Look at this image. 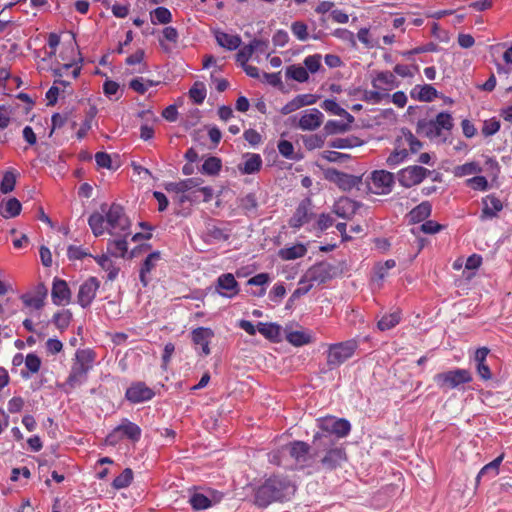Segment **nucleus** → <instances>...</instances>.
Here are the masks:
<instances>
[{
	"instance_id": "obj_1",
	"label": "nucleus",
	"mask_w": 512,
	"mask_h": 512,
	"mask_svg": "<svg viewBox=\"0 0 512 512\" xmlns=\"http://www.w3.org/2000/svg\"><path fill=\"white\" fill-rule=\"evenodd\" d=\"M88 224L96 237L103 235L105 232L116 237H127L131 234V222L125 214L124 208L116 203L110 206L102 204L101 213H92L88 219Z\"/></svg>"
},
{
	"instance_id": "obj_2",
	"label": "nucleus",
	"mask_w": 512,
	"mask_h": 512,
	"mask_svg": "<svg viewBox=\"0 0 512 512\" xmlns=\"http://www.w3.org/2000/svg\"><path fill=\"white\" fill-rule=\"evenodd\" d=\"M294 491V487L287 479L272 476L255 490L254 503L259 508H266L274 502H283L289 499Z\"/></svg>"
},
{
	"instance_id": "obj_3",
	"label": "nucleus",
	"mask_w": 512,
	"mask_h": 512,
	"mask_svg": "<svg viewBox=\"0 0 512 512\" xmlns=\"http://www.w3.org/2000/svg\"><path fill=\"white\" fill-rule=\"evenodd\" d=\"M312 444L314 447V456L325 453L321 458V464L324 468L333 470L341 466L347 460L345 448L338 444L333 437L322 433H315Z\"/></svg>"
},
{
	"instance_id": "obj_4",
	"label": "nucleus",
	"mask_w": 512,
	"mask_h": 512,
	"mask_svg": "<svg viewBox=\"0 0 512 512\" xmlns=\"http://www.w3.org/2000/svg\"><path fill=\"white\" fill-rule=\"evenodd\" d=\"M454 127L452 115L448 112H440L435 119H420L417 122L416 131L429 139L442 136L443 131L450 132Z\"/></svg>"
},
{
	"instance_id": "obj_5",
	"label": "nucleus",
	"mask_w": 512,
	"mask_h": 512,
	"mask_svg": "<svg viewBox=\"0 0 512 512\" xmlns=\"http://www.w3.org/2000/svg\"><path fill=\"white\" fill-rule=\"evenodd\" d=\"M94 362V353L89 349L78 350L75 354V362L66 380V384L74 388L87 380L88 372Z\"/></svg>"
},
{
	"instance_id": "obj_6",
	"label": "nucleus",
	"mask_w": 512,
	"mask_h": 512,
	"mask_svg": "<svg viewBox=\"0 0 512 512\" xmlns=\"http://www.w3.org/2000/svg\"><path fill=\"white\" fill-rule=\"evenodd\" d=\"M358 348V342L350 339L343 342L330 344L327 350V366L334 369L350 359Z\"/></svg>"
},
{
	"instance_id": "obj_7",
	"label": "nucleus",
	"mask_w": 512,
	"mask_h": 512,
	"mask_svg": "<svg viewBox=\"0 0 512 512\" xmlns=\"http://www.w3.org/2000/svg\"><path fill=\"white\" fill-rule=\"evenodd\" d=\"M434 382L441 389H454L472 381V374L467 369L456 368L434 376Z\"/></svg>"
},
{
	"instance_id": "obj_8",
	"label": "nucleus",
	"mask_w": 512,
	"mask_h": 512,
	"mask_svg": "<svg viewBox=\"0 0 512 512\" xmlns=\"http://www.w3.org/2000/svg\"><path fill=\"white\" fill-rule=\"evenodd\" d=\"M317 426L320 431L318 433L326 434L332 437L333 435L339 438L346 437L351 430L350 422L344 418H336L334 416H326L318 418Z\"/></svg>"
},
{
	"instance_id": "obj_9",
	"label": "nucleus",
	"mask_w": 512,
	"mask_h": 512,
	"mask_svg": "<svg viewBox=\"0 0 512 512\" xmlns=\"http://www.w3.org/2000/svg\"><path fill=\"white\" fill-rule=\"evenodd\" d=\"M395 176L387 170H374L368 179L369 191L376 195L389 194L394 186Z\"/></svg>"
},
{
	"instance_id": "obj_10",
	"label": "nucleus",
	"mask_w": 512,
	"mask_h": 512,
	"mask_svg": "<svg viewBox=\"0 0 512 512\" xmlns=\"http://www.w3.org/2000/svg\"><path fill=\"white\" fill-rule=\"evenodd\" d=\"M431 174V171L422 166L413 165L401 169L397 173V179L401 186L410 188L420 184L426 177Z\"/></svg>"
},
{
	"instance_id": "obj_11",
	"label": "nucleus",
	"mask_w": 512,
	"mask_h": 512,
	"mask_svg": "<svg viewBox=\"0 0 512 512\" xmlns=\"http://www.w3.org/2000/svg\"><path fill=\"white\" fill-rule=\"evenodd\" d=\"M335 275V267L328 262H319L310 267L304 279L310 283L323 284Z\"/></svg>"
},
{
	"instance_id": "obj_12",
	"label": "nucleus",
	"mask_w": 512,
	"mask_h": 512,
	"mask_svg": "<svg viewBox=\"0 0 512 512\" xmlns=\"http://www.w3.org/2000/svg\"><path fill=\"white\" fill-rule=\"evenodd\" d=\"M154 396V390L142 381L132 382L125 392L126 400L132 404L150 401Z\"/></svg>"
},
{
	"instance_id": "obj_13",
	"label": "nucleus",
	"mask_w": 512,
	"mask_h": 512,
	"mask_svg": "<svg viewBox=\"0 0 512 512\" xmlns=\"http://www.w3.org/2000/svg\"><path fill=\"white\" fill-rule=\"evenodd\" d=\"M48 295V289L43 283H38L33 290L28 291L20 296V300L25 307L40 310L45 305Z\"/></svg>"
},
{
	"instance_id": "obj_14",
	"label": "nucleus",
	"mask_w": 512,
	"mask_h": 512,
	"mask_svg": "<svg viewBox=\"0 0 512 512\" xmlns=\"http://www.w3.org/2000/svg\"><path fill=\"white\" fill-rule=\"evenodd\" d=\"M99 288L100 281L96 277H89L79 287L77 303L82 308L89 307L95 299Z\"/></svg>"
},
{
	"instance_id": "obj_15",
	"label": "nucleus",
	"mask_w": 512,
	"mask_h": 512,
	"mask_svg": "<svg viewBox=\"0 0 512 512\" xmlns=\"http://www.w3.org/2000/svg\"><path fill=\"white\" fill-rule=\"evenodd\" d=\"M216 290L223 297L233 298L239 293L240 288L234 275L225 273L218 277Z\"/></svg>"
},
{
	"instance_id": "obj_16",
	"label": "nucleus",
	"mask_w": 512,
	"mask_h": 512,
	"mask_svg": "<svg viewBox=\"0 0 512 512\" xmlns=\"http://www.w3.org/2000/svg\"><path fill=\"white\" fill-rule=\"evenodd\" d=\"M210 495L211 497L195 492L190 496L189 503L194 510H205L219 503L223 498V494L218 491H211Z\"/></svg>"
},
{
	"instance_id": "obj_17",
	"label": "nucleus",
	"mask_w": 512,
	"mask_h": 512,
	"mask_svg": "<svg viewBox=\"0 0 512 512\" xmlns=\"http://www.w3.org/2000/svg\"><path fill=\"white\" fill-rule=\"evenodd\" d=\"M324 115L316 108L305 110L298 121V127L303 131H313L323 123Z\"/></svg>"
},
{
	"instance_id": "obj_18",
	"label": "nucleus",
	"mask_w": 512,
	"mask_h": 512,
	"mask_svg": "<svg viewBox=\"0 0 512 512\" xmlns=\"http://www.w3.org/2000/svg\"><path fill=\"white\" fill-rule=\"evenodd\" d=\"M311 201L305 199L299 203L294 214L289 219V226L293 229H299L304 224L308 223L311 219Z\"/></svg>"
},
{
	"instance_id": "obj_19",
	"label": "nucleus",
	"mask_w": 512,
	"mask_h": 512,
	"mask_svg": "<svg viewBox=\"0 0 512 512\" xmlns=\"http://www.w3.org/2000/svg\"><path fill=\"white\" fill-rule=\"evenodd\" d=\"M287 448L290 456L302 467H304L308 463L309 459L314 456L310 453V445L304 441H293L288 444Z\"/></svg>"
},
{
	"instance_id": "obj_20",
	"label": "nucleus",
	"mask_w": 512,
	"mask_h": 512,
	"mask_svg": "<svg viewBox=\"0 0 512 512\" xmlns=\"http://www.w3.org/2000/svg\"><path fill=\"white\" fill-rule=\"evenodd\" d=\"M51 298L55 305L69 304L71 301V291L65 280L54 278L51 290Z\"/></svg>"
},
{
	"instance_id": "obj_21",
	"label": "nucleus",
	"mask_w": 512,
	"mask_h": 512,
	"mask_svg": "<svg viewBox=\"0 0 512 512\" xmlns=\"http://www.w3.org/2000/svg\"><path fill=\"white\" fill-rule=\"evenodd\" d=\"M141 428L129 421L128 419H123L121 424L118 425L113 432L108 436V440L112 442V438L115 437L117 434H121L123 437L128 438L129 440L133 442H137L141 438Z\"/></svg>"
},
{
	"instance_id": "obj_22",
	"label": "nucleus",
	"mask_w": 512,
	"mask_h": 512,
	"mask_svg": "<svg viewBox=\"0 0 512 512\" xmlns=\"http://www.w3.org/2000/svg\"><path fill=\"white\" fill-rule=\"evenodd\" d=\"M214 337V331L208 327H197L192 330V342L201 347L202 354L208 356L211 353L209 344Z\"/></svg>"
},
{
	"instance_id": "obj_23",
	"label": "nucleus",
	"mask_w": 512,
	"mask_h": 512,
	"mask_svg": "<svg viewBox=\"0 0 512 512\" xmlns=\"http://www.w3.org/2000/svg\"><path fill=\"white\" fill-rule=\"evenodd\" d=\"M328 178L344 191L351 190L361 182V177L350 175L335 169L329 170Z\"/></svg>"
},
{
	"instance_id": "obj_24",
	"label": "nucleus",
	"mask_w": 512,
	"mask_h": 512,
	"mask_svg": "<svg viewBox=\"0 0 512 512\" xmlns=\"http://www.w3.org/2000/svg\"><path fill=\"white\" fill-rule=\"evenodd\" d=\"M483 208L480 219L482 221L497 217L498 213L503 209V204L494 194H490L482 198Z\"/></svg>"
},
{
	"instance_id": "obj_25",
	"label": "nucleus",
	"mask_w": 512,
	"mask_h": 512,
	"mask_svg": "<svg viewBox=\"0 0 512 512\" xmlns=\"http://www.w3.org/2000/svg\"><path fill=\"white\" fill-rule=\"evenodd\" d=\"M490 350L487 347H480L475 351L474 360L476 362V371L483 381L492 379V372L486 363Z\"/></svg>"
},
{
	"instance_id": "obj_26",
	"label": "nucleus",
	"mask_w": 512,
	"mask_h": 512,
	"mask_svg": "<svg viewBox=\"0 0 512 512\" xmlns=\"http://www.w3.org/2000/svg\"><path fill=\"white\" fill-rule=\"evenodd\" d=\"M359 208L357 202L347 197L340 198L333 207V212L340 218L350 219Z\"/></svg>"
},
{
	"instance_id": "obj_27",
	"label": "nucleus",
	"mask_w": 512,
	"mask_h": 512,
	"mask_svg": "<svg viewBox=\"0 0 512 512\" xmlns=\"http://www.w3.org/2000/svg\"><path fill=\"white\" fill-rule=\"evenodd\" d=\"M372 86L375 89L383 90L387 92L393 88L399 86V82L397 81L395 75L390 71H382L379 72L376 77L372 80Z\"/></svg>"
},
{
	"instance_id": "obj_28",
	"label": "nucleus",
	"mask_w": 512,
	"mask_h": 512,
	"mask_svg": "<svg viewBox=\"0 0 512 512\" xmlns=\"http://www.w3.org/2000/svg\"><path fill=\"white\" fill-rule=\"evenodd\" d=\"M244 162L238 165V170L243 175L254 174L260 171L263 161L259 154L247 153Z\"/></svg>"
},
{
	"instance_id": "obj_29",
	"label": "nucleus",
	"mask_w": 512,
	"mask_h": 512,
	"mask_svg": "<svg viewBox=\"0 0 512 512\" xmlns=\"http://www.w3.org/2000/svg\"><path fill=\"white\" fill-rule=\"evenodd\" d=\"M178 39L179 33L177 29L172 26H166L162 31V38L159 39V44L164 52L170 53L177 44Z\"/></svg>"
},
{
	"instance_id": "obj_30",
	"label": "nucleus",
	"mask_w": 512,
	"mask_h": 512,
	"mask_svg": "<svg viewBox=\"0 0 512 512\" xmlns=\"http://www.w3.org/2000/svg\"><path fill=\"white\" fill-rule=\"evenodd\" d=\"M215 38L219 46L230 51L236 50L241 45V38L238 35L217 31Z\"/></svg>"
},
{
	"instance_id": "obj_31",
	"label": "nucleus",
	"mask_w": 512,
	"mask_h": 512,
	"mask_svg": "<svg viewBox=\"0 0 512 512\" xmlns=\"http://www.w3.org/2000/svg\"><path fill=\"white\" fill-rule=\"evenodd\" d=\"M307 253L305 245L298 243L291 247L281 248L278 251V256L284 261L295 260L304 257Z\"/></svg>"
},
{
	"instance_id": "obj_32",
	"label": "nucleus",
	"mask_w": 512,
	"mask_h": 512,
	"mask_svg": "<svg viewBox=\"0 0 512 512\" xmlns=\"http://www.w3.org/2000/svg\"><path fill=\"white\" fill-rule=\"evenodd\" d=\"M410 94L413 99L430 102L437 96V90L428 84L417 85L411 90Z\"/></svg>"
},
{
	"instance_id": "obj_33",
	"label": "nucleus",
	"mask_w": 512,
	"mask_h": 512,
	"mask_svg": "<svg viewBox=\"0 0 512 512\" xmlns=\"http://www.w3.org/2000/svg\"><path fill=\"white\" fill-rule=\"evenodd\" d=\"M160 259L159 252L150 253L146 259L144 260L141 269H140V281L144 287H146L149 283V279L147 278V274L154 269L156 262Z\"/></svg>"
},
{
	"instance_id": "obj_34",
	"label": "nucleus",
	"mask_w": 512,
	"mask_h": 512,
	"mask_svg": "<svg viewBox=\"0 0 512 512\" xmlns=\"http://www.w3.org/2000/svg\"><path fill=\"white\" fill-rule=\"evenodd\" d=\"M402 135L398 137L399 146L409 147L412 153H417L422 148V143L413 135L409 129H402Z\"/></svg>"
},
{
	"instance_id": "obj_35",
	"label": "nucleus",
	"mask_w": 512,
	"mask_h": 512,
	"mask_svg": "<svg viewBox=\"0 0 512 512\" xmlns=\"http://www.w3.org/2000/svg\"><path fill=\"white\" fill-rule=\"evenodd\" d=\"M22 205L16 198H10L0 206V214L3 218L9 219L18 216Z\"/></svg>"
},
{
	"instance_id": "obj_36",
	"label": "nucleus",
	"mask_w": 512,
	"mask_h": 512,
	"mask_svg": "<svg viewBox=\"0 0 512 512\" xmlns=\"http://www.w3.org/2000/svg\"><path fill=\"white\" fill-rule=\"evenodd\" d=\"M321 107L332 115L345 117L349 123L354 121V117L344 108L340 107V105L334 99L324 100L321 104Z\"/></svg>"
},
{
	"instance_id": "obj_37",
	"label": "nucleus",
	"mask_w": 512,
	"mask_h": 512,
	"mask_svg": "<svg viewBox=\"0 0 512 512\" xmlns=\"http://www.w3.org/2000/svg\"><path fill=\"white\" fill-rule=\"evenodd\" d=\"M93 258L98 263V265L108 273V280L113 281L116 279L120 269L119 267L115 266L113 261L107 255L95 256Z\"/></svg>"
},
{
	"instance_id": "obj_38",
	"label": "nucleus",
	"mask_w": 512,
	"mask_h": 512,
	"mask_svg": "<svg viewBox=\"0 0 512 512\" xmlns=\"http://www.w3.org/2000/svg\"><path fill=\"white\" fill-rule=\"evenodd\" d=\"M432 212L430 202L423 201L410 211V218L413 222H422L427 219Z\"/></svg>"
},
{
	"instance_id": "obj_39",
	"label": "nucleus",
	"mask_w": 512,
	"mask_h": 512,
	"mask_svg": "<svg viewBox=\"0 0 512 512\" xmlns=\"http://www.w3.org/2000/svg\"><path fill=\"white\" fill-rule=\"evenodd\" d=\"M190 196V203L210 202L213 198V189L210 186H204L187 192Z\"/></svg>"
},
{
	"instance_id": "obj_40",
	"label": "nucleus",
	"mask_w": 512,
	"mask_h": 512,
	"mask_svg": "<svg viewBox=\"0 0 512 512\" xmlns=\"http://www.w3.org/2000/svg\"><path fill=\"white\" fill-rule=\"evenodd\" d=\"M504 456L500 455L497 458H495L490 463L486 464L482 467V469L479 471L476 482L478 483L481 478L488 476L490 478L495 477L499 473V466L503 461Z\"/></svg>"
},
{
	"instance_id": "obj_41",
	"label": "nucleus",
	"mask_w": 512,
	"mask_h": 512,
	"mask_svg": "<svg viewBox=\"0 0 512 512\" xmlns=\"http://www.w3.org/2000/svg\"><path fill=\"white\" fill-rule=\"evenodd\" d=\"M401 313L399 311H394L389 314H385L381 317V319L377 322V328L380 331H387L394 328L396 325L400 323Z\"/></svg>"
},
{
	"instance_id": "obj_42",
	"label": "nucleus",
	"mask_w": 512,
	"mask_h": 512,
	"mask_svg": "<svg viewBox=\"0 0 512 512\" xmlns=\"http://www.w3.org/2000/svg\"><path fill=\"white\" fill-rule=\"evenodd\" d=\"M407 157H408L407 149L404 146H399V143H397V147L387 157L386 163L389 167L395 168L396 166H398L399 164L404 162Z\"/></svg>"
},
{
	"instance_id": "obj_43",
	"label": "nucleus",
	"mask_w": 512,
	"mask_h": 512,
	"mask_svg": "<svg viewBox=\"0 0 512 512\" xmlns=\"http://www.w3.org/2000/svg\"><path fill=\"white\" fill-rule=\"evenodd\" d=\"M108 251L112 256L125 257L128 251V243L126 237H120V239L110 240L108 242Z\"/></svg>"
},
{
	"instance_id": "obj_44",
	"label": "nucleus",
	"mask_w": 512,
	"mask_h": 512,
	"mask_svg": "<svg viewBox=\"0 0 512 512\" xmlns=\"http://www.w3.org/2000/svg\"><path fill=\"white\" fill-rule=\"evenodd\" d=\"M482 172V167L476 161L467 162L454 168L456 177H464L467 175L478 174Z\"/></svg>"
},
{
	"instance_id": "obj_45",
	"label": "nucleus",
	"mask_w": 512,
	"mask_h": 512,
	"mask_svg": "<svg viewBox=\"0 0 512 512\" xmlns=\"http://www.w3.org/2000/svg\"><path fill=\"white\" fill-rule=\"evenodd\" d=\"M286 77L293 79L297 82L303 83V82L308 81L309 73L303 66L290 65L286 69Z\"/></svg>"
},
{
	"instance_id": "obj_46",
	"label": "nucleus",
	"mask_w": 512,
	"mask_h": 512,
	"mask_svg": "<svg viewBox=\"0 0 512 512\" xmlns=\"http://www.w3.org/2000/svg\"><path fill=\"white\" fill-rule=\"evenodd\" d=\"M134 473L131 468H125L112 482V487L116 490L127 488L133 481Z\"/></svg>"
},
{
	"instance_id": "obj_47",
	"label": "nucleus",
	"mask_w": 512,
	"mask_h": 512,
	"mask_svg": "<svg viewBox=\"0 0 512 512\" xmlns=\"http://www.w3.org/2000/svg\"><path fill=\"white\" fill-rule=\"evenodd\" d=\"M17 173L15 170H8L4 173L1 183L0 191L3 194L10 193L14 190L16 185Z\"/></svg>"
},
{
	"instance_id": "obj_48",
	"label": "nucleus",
	"mask_w": 512,
	"mask_h": 512,
	"mask_svg": "<svg viewBox=\"0 0 512 512\" xmlns=\"http://www.w3.org/2000/svg\"><path fill=\"white\" fill-rule=\"evenodd\" d=\"M286 340L293 346L299 347L311 342V336L304 331H290L286 334Z\"/></svg>"
},
{
	"instance_id": "obj_49",
	"label": "nucleus",
	"mask_w": 512,
	"mask_h": 512,
	"mask_svg": "<svg viewBox=\"0 0 512 512\" xmlns=\"http://www.w3.org/2000/svg\"><path fill=\"white\" fill-rule=\"evenodd\" d=\"M150 15L153 24H168L172 21V14L166 7H157Z\"/></svg>"
},
{
	"instance_id": "obj_50",
	"label": "nucleus",
	"mask_w": 512,
	"mask_h": 512,
	"mask_svg": "<svg viewBox=\"0 0 512 512\" xmlns=\"http://www.w3.org/2000/svg\"><path fill=\"white\" fill-rule=\"evenodd\" d=\"M207 91L202 82H195L189 90V97L195 104H202L206 98Z\"/></svg>"
},
{
	"instance_id": "obj_51",
	"label": "nucleus",
	"mask_w": 512,
	"mask_h": 512,
	"mask_svg": "<svg viewBox=\"0 0 512 512\" xmlns=\"http://www.w3.org/2000/svg\"><path fill=\"white\" fill-rule=\"evenodd\" d=\"M238 206L245 212L255 211L258 207V199L255 193H248L238 198Z\"/></svg>"
},
{
	"instance_id": "obj_52",
	"label": "nucleus",
	"mask_w": 512,
	"mask_h": 512,
	"mask_svg": "<svg viewBox=\"0 0 512 512\" xmlns=\"http://www.w3.org/2000/svg\"><path fill=\"white\" fill-rule=\"evenodd\" d=\"M221 167V160L217 157L211 156L204 161L201 171L204 174L217 175L221 170Z\"/></svg>"
},
{
	"instance_id": "obj_53",
	"label": "nucleus",
	"mask_w": 512,
	"mask_h": 512,
	"mask_svg": "<svg viewBox=\"0 0 512 512\" xmlns=\"http://www.w3.org/2000/svg\"><path fill=\"white\" fill-rule=\"evenodd\" d=\"M257 330L268 339H275L279 336L280 333V327L275 323L259 322L257 325Z\"/></svg>"
},
{
	"instance_id": "obj_54",
	"label": "nucleus",
	"mask_w": 512,
	"mask_h": 512,
	"mask_svg": "<svg viewBox=\"0 0 512 512\" xmlns=\"http://www.w3.org/2000/svg\"><path fill=\"white\" fill-rule=\"evenodd\" d=\"M72 320V313L70 310H62L53 315V323L61 331L68 328Z\"/></svg>"
},
{
	"instance_id": "obj_55",
	"label": "nucleus",
	"mask_w": 512,
	"mask_h": 512,
	"mask_svg": "<svg viewBox=\"0 0 512 512\" xmlns=\"http://www.w3.org/2000/svg\"><path fill=\"white\" fill-rule=\"evenodd\" d=\"M95 115H96L95 108H91L89 110V112L86 114L85 119L83 120V122L76 134V136L79 140L83 139L87 135L88 131L92 128V122L94 120Z\"/></svg>"
},
{
	"instance_id": "obj_56",
	"label": "nucleus",
	"mask_w": 512,
	"mask_h": 512,
	"mask_svg": "<svg viewBox=\"0 0 512 512\" xmlns=\"http://www.w3.org/2000/svg\"><path fill=\"white\" fill-rule=\"evenodd\" d=\"M270 281V276L268 273H259V274H256L255 276L251 277L248 281H247V284L248 285H254V286H261V289L258 293H255L256 296H263L266 292V289L264 288V286L266 284H268V282Z\"/></svg>"
},
{
	"instance_id": "obj_57",
	"label": "nucleus",
	"mask_w": 512,
	"mask_h": 512,
	"mask_svg": "<svg viewBox=\"0 0 512 512\" xmlns=\"http://www.w3.org/2000/svg\"><path fill=\"white\" fill-rule=\"evenodd\" d=\"M390 98V95L383 90H366L363 94V100L366 102H370L373 104H378L382 102L384 99Z\"/></svg>"
},
{
	"instance_id": "obj_58",
	"label": "nucleus",
	"mask_w": 512,
	"mask_h": 512,
	"mask_svg": "<svg viewBox=\"0 0 512 512\" xmlns=\"http://www.w3.org/2000/svg\"><path fill=\"white\" fill-rule=\"evenodd\" d=\"M291 32L299 41H306L309 38L308 26L302 21L293 22Z\"/></svg>"
},
{
	"instance_id": "obj_59",
	"label": "nucleus",
	"mask_w": 512,
	"mask_h": 512,
	"mask_svg": "<svg viewBox=\"0 0 512 512\" xmlns=\"http://www.w3.org/2000/svg\"><path fill=\"white\" fill-rule=\"evenodd\" d=\"M70 69H72V71H71L72 79H76L80 74L81 67L78 65H74L73 63L63 64L61 67L53 69L52 73H53V76L55 77V79H63V77H64L63 70H70Z\"/></svg>"
},
{
	"instance_id": "obj_60",
	"label": "nucleus",
	"mask_w": 512,
	"mask_h": 512,
	"mask_svg": "<svg viewBox=\"0 0 512 512\" xmlns=\"http://www.w3.org/2000/svg\"><path fill=\"white\" fill-rule=\"evenodd\" d=\"M466 186L476 191H486L489 188L487 179L484 176H474L465 181Z\"/></svg>"
},
{
	"instance_id": "obj_61",
	"label": "nucleus",
	"mask_w": 512,
	"mask_h": 512,
	"mask_svg": "<svg viewBox=\"0 0 512 512\" xmlns=\"http://www.w3.org/2000/svg\"><path fill=\"white\" fill-rule=\"evenodd\" d=\"M332 35L348 43L351 47H356L357 45L354 33L348 29L337 28L332 32Z\"/></svg>"
},
{
	"instance_id": "obj_62",
	"label": "nucleus",
	"mask_w": 512,
	"mask_h": 512,
	"mask_svg": "<svg viewBox=\"0 0 512 512\" xmlns=\"http://www.w3.org/2000/svg\"><path fill=\"white\" fill-rule=\"evenodd\" d=\"M277 148L279 153L286 159L294 160L296 159L295 153H294V146L293 144L288 140H280L277 144Z\"/></svg>"
},
{
	"instance_id": "obj_63",
	"label": "nucleus",
	"mask_w": 512,
	"mask_h": 512,
	"mask_svg": "<svg viewBox=\"0 0 512 512\" xmlns=\"http://www.w3.org/2000/svg\"><path fill=\"white\" fill-rule=\"evenodd\" d=\"M303 63L308 73H316L321 67V55H309L304 59Z\"/></svg>"
},
{
	"instance_id": "obj_64",
	"label": "nucleus",
	"mask_w": 512,
	"mask_h": 512,
	"mask_svg": "<svg viewBox=\"0 0 512 512\" xmlns=\"http://www.w3.org/2000/svg\"><path fill=\"white\" fill-rule=\"evenodd\" d=\"M303 144L308 150H314L324 145V139L321 135L312 134L303 138Z\"/></svg>"
}]
</instances>
